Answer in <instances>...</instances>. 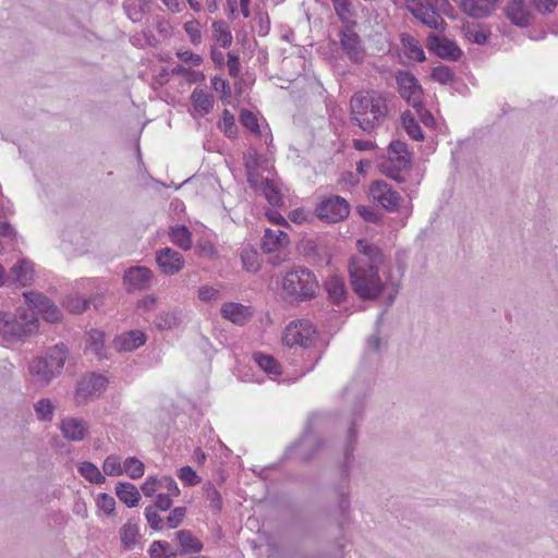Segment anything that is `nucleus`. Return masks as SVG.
<instances>
[{
  "mask_svg": "<svg viewBox=\"0 0 558 558\" xmlns=\"http://www.w3.org/2000/svg\"><path fill=\"white\" fill-rule=\"evenodd\" d=\"M102 470L106 475L109 476H120L123 474V464L121 463V459L119 456L110 454L108 456L102 464Z\"/></svg>",
  "mask_w": 558,
  "mask_h": 558,
  "instance_id": "nucleus-44",
  "label": "nucleus"
},
{
  "mask_svg": "<svg viewBox=\"0 0 558 558\" xmlns=\"http://www.w3.org/2000/svg\"><path fill=\"white\" fill-rule=\"evenodd\" d=\"M179 324L180 316L175 311L160 312L154 320L155 327L159 330H169L177 327Z\"/></svg>",
  "mask_w": 558,
  "mask_h": 558,
  "instance_id": "nucleus-38",
  "label": "nucleus"
},
{
  "mask_svg": "<svg viewBox=\"0 0 558 558\" xmlns=\"http://www.w3.org/2000/svg\"><path fill=\"white\" fill-rule=\"evenodd\" d=\"M64 306L71 313L81 314L88 308V301L78 296H69L64 302Z\"/></svg>",
  "mask_w": 558,
  "mask_h": 558,
  "instance_id": "nucleus-51",
  "label": "nucleus"
},
{
  "mask_svg": "<svg viewBox=\"0 0 558 558\" xmlns=\"http://www.w3.org/2000/svg\"><path fill=\"white\" fill-rule=\"evenodd\" d=\"M38 315L48 323H57L62 318L61 310L51 300L39 311Z\"/></svg>",
  "mask_w": 558,
  "mask_h": 558,
  "instance_id": "nucleus-48",
  "label": "nucleus"
},
{
  "mask_svg": "<svg viewBox=\"0 0 558 558\" xmlns=\"http://www.w3.org/2000/svg\"><path fill=\"white\" fill-rule=\"evenodd\" d=\"M146 335L142 330H130L116 337L113 347L118 352H132L146 342Z\"/></svg>",
  "mask_w": 558,
  "mask_h": 558,
  "instance_id": "nucleus-20",
  "label": "nucleus"
},
{
  "mask_svg": "<svg viewBox=\"0 0 558 558\" xmlns=\"http://www.w3.org/2000/svg\"><path fill=\"white\" fill-rule=\"evenodd\" d=\"M420 118V120L426 125L432 126L435 124L433 114L423 106V101L418 106L413 107Z\"/></svg>",
  "mask_w": 558,
  "mask_h": 558,
  "instance_id": "nucleus-61",
  "label": "nucleus"
},
{
  "mask_svg": "<svg viewBox=\"0 0 558 558\" xmlns=\"http://www.w3.org/2000/svg\"><path fill=\"white\" fill-rule=\"evenodd\" d=\"M398 92L408 105L416 107L423 100V89L416 77L408 71H399L396 74Z\"/></svg>",
  "mask_w": 558,
  "mask_h": 558,
  "instance_id": "nucleus-11",
  "label": "nucleus"
},
{
  "mask_svg": "<svg viewBox=\"0 0 558 558\" xmlns=\"http://www.w3.org/2000/svg\"><path fill=\"white\" fill-rule=\"evenodd\" d=\"M23 296L29 306L27 311L34 312L36 316L39 314V311L44 308V306L49 302V299L46 295L37 291L24 292Z\"/></svg>",
  "mask_w": 558,
  "mask_h": 558,
  "instance_id": "nucleus-40",
  "label": "nucleus"
},
{
  "mask_svg": "<svg viewBox=\"0 0 558 558\" xmlns=\"http://www.w3.org/2000/svg\"><path fill=\"white\" fill-rule=\"evenodd\" d=\"M220 313L223 318L239 326L245 325L253 316V311L250 306L234 302L225 303L221 306Z\"/></svg>",
  "mask_w": 558,
  "mask_h": 558,
  "instance_id": "nucleus-22",
  "label": "nucleus"
},
{
  "mask_svg": "<svg viewBox=\"0 0 558 558\" xmlns=\"http://www.w3.org/2000/svg\"><path fill=\"white\" fill-rule=\"evenodd\" d=\"M203 490L206 499L209 501V507L216 511H219L222 506V499L215 485L208 482L203 486Z\"/></svg>",
  "mask_w": 558,
  "mask_h": 558,
  "instance_id": "nucleus-46",
  "label": "nucleus"
},
{
  "mask_svg": "<svg viewBox=\"0 0 558 558\" xmlns=\"http://www.w3.org/2000/svg\"><path fill=\"white\" fill-rule=\"evenodd\" d=\"M155 255L159 270L166 276H174L184 267L183 256L170 247L160 248Z\"/></svg>",
  "mask_w": 558,
  "mask_h": 558,
  "instance_id": "nucleus-14",
  "label": "nucleus"
},
{
  "mask_svg": "<svg viewBox=\"0 0 558 558\" xmlns=\"http://www.w3.org/2000/svg\"><path fill=\"white\" fill-rule=\"evenodd\" d=\"M213 31L216 40L223 47L227 48L232 43V35L228 29V26L222 21H217L213 23Z\"/></svg>",
  "mask_w": 558,
  "mask_h": 558,
  "instance_id": "nucleus-42",
  "label": "nucleus"
},
{
  "mask_svg": "<svg viewBox=\"0 0 558 558\" xmlns=\"http://www.w3.org/2000/svg\"><path fill=\"white\" fill-rule=\"evenodd\" d=\"M240 122L241 124L251 131L252 133L259 135L260 134V128L258 124L257 117L250 110L242 109L240 112Z\"/></svg>",
  "mask_w": 558,
  "mask_h": 558,
  "instance_id": "nucleus-47",
  "label": "nucleus"
},
{
  "mask_svg": "<svg viewBox=\"0 0 558 558\" xmlns=\"http://www.w3.org/2000/svg\"><path fill=\"white\" fill-rule=\"evenodd\" d=\"M105 333L98 329H92L88 332L87 349L93 352L99 360L106 356L105 354Z\"/></svg>",
  "mask_w": 558,
  "mask_h": 558,
  "instance_id": "nucleus-36",
  "label": "nucleus"
},
{
  "mask_svg": "<svg viewBox=\"0 0 558 558\" xmlns=\"http://www.w3.org/2000/svg\"><path fill=\"white\" fill-rule=\"evenodd\" d=\"M335 12L341 21H345L350 14V0H331Z\"/></svg>",
  "mask_w": 558,
  "mask_h": 558,
  "instance_id": "nucleus-59",
  "label": "nucleus"
},
{
  "mask_svg": "<svg viewBox=\"0 0 558 558\" xmlns=\"http://www.w3.org/2000/svg\"><path fill=\"white\" fill-rule=\"evenodd\" d=\"M315 333V329L310 322H292L287 326L282 341L288 347L307 348L313 343Z\"/></svg>",
  "mask_w": 558,
  "mask_h": 558,
  "instance_id": "nucleus-9",
  "label": "nucleus"
},
{
  "mask_svg": "<svg viewBox=\"0 0 558 558\" xmlns=\"http://www.w3.org/2000/svg\"><path fill=\"white\" fill-rule=\"evenodd\" d=\"M507 16L514 25L526 26L530 21V13L524 0H513L507 8Z\"/></svg>",
  "mask_w": 558,
  "mask_h": 558,
  "instance_id": "nucleus-25",
  "label": "nucleus"
},
{
  "mask_svg": "<svg viewBox=\"0 0 558 558\" xmlns=\"http://www.w3.org/2000/svg\"><path fill=\"white\" fill-rule=\"evenodd\" d=\"M184 31L189 35L193 45L201 44L202 34L199 29V23L196 20L189 21L184 24Z\"/></svg>",
  "mask_w": 558,
  "mask_h": 558,
  "instance_id": "nucleus-55",
  "label": "nucleus"
},
{
  "mask_svg": "<svg viewBox=\"0 0 558 558\" xmlns=\"http://www.w3.org/2000/svg\"><path fill=\"white\" fill-rule=\"evenodd\" d=\"M142 492L145 496L151 497L156 494L157 490H159L158 487V478L156 477H148L145 483L142 485Z\"/></svg>",
  "mask_w": 558,
  "mask_h": 558,
  "instance_id": "nucleus-64",
  "label": "nucleus"
},
{
  "mask_svg": "<svg viewBox=\"0 0 558 558\" xmlns=\"http://www.w3.org/2000/svg\"><path fill=\"white\" fill-rule=\"evenodd\" d=\"M325 287L329 299L333 303L340 304L342 301L345 300L347 289L342 278H339L337 276L329 277L325 283Z\"/></svg>",
  "mask_w": 558,
  "mask_h": 558,
  "instance_id": "nucleus-29",
  "label": "nucleus"
},
{
  "mask_svg": "<svg viewBox=\"0 0 558 558\" xmlns=\"http://www.w3.org/2000/svg\"><path fill=\"white\" fill-rule=\"evenodd\" d=\"M155 279V274L146 266H131L123 274V284L128 292L149 290Z\"/></svg>",
  "mask_w": 558,
  "mask_h": 558,
  "instance_id": "nucleus-10",
  "label": "nucleus"
},
{
  "mask_svg": "<svg viewBox=\"0 0 558 558\" xmlns=\"http://www.w3.org/2000/svg\"><path fill=\"white\" fill-rule=\"evenodd\" d=\"M116 495L128 507L137 506L141 499V494L135 485L129 482H119L116 487Z\"/></svg>",
  "mask_w": 558,
  "mask_h": 558,
  "instance_id": "nucleus-27",
  "label": "nucleus"
},
{
  "mask_svg": "<svg viewBox=\"0 0 558 558\" xmlns=\"http://www.w3.org/2000/svg\"><path fill=\"white\" fill-rule=\"evenodd\" d=\"M177 539L180 545V555L196 554L203 549V543L189 530L179 531L177 533Z\"/></svg>",
  "mask_w": 558,
  "mask_h": 558,
  "instance_id": "nucleus-24",
  "label": "nucleus"
},
{
  "mask_svg": "<svg viewBox=\"0 0 558 558\" xmlns=\"http://www.w3.org/2000/svg\"><path fill=\"white\" fill-rule=\"evenodd\" d=\"M169 236L173 244L187 251L192 247V234L183 225H177L170 228Z\"/></svg>",
  "mask_w": 558,
  "mask_h": 558,
  "instance_id": "nucleus-31",
  "label": "nucleus"
},
{
  "mask_svg": "<svg viewBox=\"0 0 558 558\" xmlns=\"http://www.w3.org/2000/svg\"><path fill=\"white\" fill-rule=\"evenodd\" d=\"M96 505L100 510H102L107 514H112L116 509L114 498L107 493H101L98 495Z\"/></svg>",
  "mask_w": 558,
  "mask_h": 558,
  "instance_id": "nucleus-52",
  "label": "nucleus"
},
{
  "mask_svg": "<svg viewBox=\"0 0 558 558\" xmlns=\"http://www.w3.org/2000/svg\"><path fill=\"white\" fill-rule=\"evenodd\" d=\"M432 78L440 84H448L453 81L454 73L447 65H438L432 70Z\"/></svg>",
  "mask_w": 558,
  "mask_h": 558,
  "instance_id": "nucleus-50",
  "label": "nucleus"
},
{
  "mask_svg": "<svg viewBox=\"0 0 558 558\" xmlns=\"http://www.w3.org/2000/svg\"><path fill=\"white\" fill-rule=\"evenodd\" d=\"M191 101L195 110L202 114L209 113L214 106L213 97L205 93L203 89L197 88L193 90L191 95Z\"/></svg>",
  "mask_w": 558,
  "mask_h": 558,
  "instance_id": "nucleus-34",
  "label": "nucleus"
},
{
  "mask_svg": "<svg viewBox=\"0 0 558 558\" xmlns=\"http://www.w3.org/2000/svg\"><path fill=\"white\" fill-rule=\"evenodd\" d=\"M316 416L308 418V425L313 424ZM322 448V441L313 434L311 427L307 426L298 442L290 449L294 450L299 458L303 461H310Z\"/></svg>",
  "mask_w": 558,
  "mask_h": 558,
  "instance_id": "nucleus-12",
  "label": "nucleus"
},
{
  "mask_svg": "<svg viewBox=\"0 0 558 558\" xmlns=\"http://www.w3.org/2000/svg\"><path fill=\"white\" fill-rule=\"evenodd\" d=\"M219 128L228 137H233L236 134L234 117L227 109L222 112L221 120L219 121Z\"/></svg>",
  "mask_w": 558,
  "mask_h": 558,
  "instance_id": "nucleus-49",
  "label": "nucleus"
},
{
  "mask_svg": "<svg viewBox=\"0 0 558 558\" xmlns=\"http://www.w3.org/2000/svg\"><path fill=\"white\" fill-rule=\"evenodd\" d=\"M68 354L69 350L66 345L63 343H58L54 347L50 348L47 354L43 357L49 363L51 368H53L57 373L60 374L64 366Z\"/></svg>",
  "mask_w": 558,
  "mask_h": 558,
  "instance_id": "nucleus-28",
  "label": "nucleus"
},
{
  "mask_svg": "<svg viewBox=\"0 0 558 558\" xmlns=\"http://www.w3.org/2000/svg\"><path fill=\"white\" fill-rule=\"evenodd\" d=\"M179 478L189 486H194L199 483L201 478L196 472L189 465L179 470Z\"/></svg>",
  "mask_w": 558,
  "mask_h": 558,
  "instance_id": "nucleus-57",
  "label": "nucleus"
},
{
  "mask_svg": "<svg viewBox=\"0 0 558 558\" xmlns=\"http://www.w3.org/2000/svg\"><path fill=\"white\" fill-rule=\"evenodd\" d=\"M35 270L34 265L26 258L19 259L9 271V286L19 284L28 287L34 282Z\"/></svg>",
  "mask_w": 558,
  "mask_h": 558,
  "instance_id": "nucleus-17",
  "label": "nucleus"
},
{
  "mask_svg": "<svg viewBox=\"0 0 558 558\" xmlns=\"http://www.w3.org/2000/svg\"><path fill=\"white\" fill-rule=\"evenodd\" d=\"M39 322L32 311H17L16 314L0 311V344H9L35 333Z\"/></svg>",
  "mask_w": 558,
  "mask_h": 558,
  "instance_id": "nucleus-5",
  "label": "nucleus"
},
{
  "mask_svg": "<svg viewBox=\"0 0 558 558\" xmlns=\"http://www.w3.org/2000/svg\"><path fill=\"white\" fill-rule=\"evenodd\" d=\"M350 114L355 125L371 133L388 118L387 96L374 89L355 93L350 99Z\"/></svg>",
  "mask_w": 558,
  "mask_h": 558,
  "instance_id": "nucleus-3",
  "label": "nucleus"
},
{
  "mask_svg": "<svg viewBox=\"0 0 558 558\" xmlns=\"http://www.w3.org/2000/svg\"><path fill=\"white\" fill-rule=\"evenodd\" d=\"M426 46L429 51L434 52L441 59L457 61L462 56L461 49L454 41L448 38H440L434 33H429L426 38Z\"/></svg>",
  "mask_w": 558,
  "mask_h": 558,
  "instance_id": "nucleus-13",
  "label": "nucleus"
},
{
  "mask_svg": "<svg viewBox=\"0 0 558 558\" xmlns=\"http://www.w3.org/2000/svg\"><path fill=\"white\" fill-rule=\"evenodd\" d=\"M401 121L405 132L411 138L415 141H422L424 138V134L421 126L418 125L417 121L411 113H403L401 117Z\"/></svg>",
  "mask_w": 558,
  "mask_h": 558,
  "instance_id": "nucleus-41",
  "label": "nucleus"
},
{
  "mask_svg": "<svg viewBox=\"0 0 558 558\" xmlns=\"http://www.w3.org/2000/svg\"><path fill=\"white\" fill-rule=\"evenodd\" d=\"M340 43L342 49L345 51L348 58L354 63H362L364 60L365 51L362 47L361 39L354 32H342L340 35Z\"/></svg>",
  "mask_w": 558,
  "mask_h": 558,
  "instance_id": "nucleus-18",
  "label": "nucleus"
},
{
  "mask_svg": "<svg viewBox=\"0 0 558 558\" xmlns=\"http://www.w3.org/2000/svg\"><path fill=\"white\" fill-rule=\"evenodd\" d=\"M410 165L411 158L407 144L397 140L389 144L388 158L379 165V168L389 179L403 183L405 182V177L402 172L408 170Z\"/></svg>",
  "mask_w": 558,
  "mask_h": 558,
  "instance_id": "nucleus-6",
  "label": "nucleus"
},
{
  "mask_svg": "<svg viewBox=\"0 0 558 558\" xmlns=\"http://www.w3.org/2000/svg\"><path fill=\"white\" fill-rule=\"evenodd\" d=\"M371 195L389 211H395L399 208L401 199L400 194L385 181L374 182L371 186Z\"/></svg>",
  "mask_w": 558,
  "mask_h": 558,
  "instance_id": "nucleus-15",
  "label": "nucleus"
},
{
  "mask_svg": "<svg viewBox=\"0 0 558 558\" xmlns=\"http://www.w3.org/2000/svg\"><path fill=\"white\" fill-rule=\"evenodd\" d=\"M343 398L350 403L349 414L345 418L348 424L347 444L344 448V459L341 465L344 483L336 486L333 489L336 496L333 512L339 520L340 526L348 521L351 508L348 482L349 466L353 461L354 445L356 442L354 425L363 417L365 393L362 391L359 384H351L343 390Z\"/></svg>",
  "mask_w": 558,
  "mask_h": 558,
  "instance_id": "nucleus-2",
  "label": "nucleus"
},
{
  "mask_svg": "<svg viewBox=\"0 0 558 558\" xmlns=\"http://www.w3.org/2000/svg\"><path fill=\"white\" fill-rule=\"evenodd\" d=\"M359 255L349 263V276L353 291L360 299L375 300L385 289L379 271L386 268V256L375 244L357 240Z\"/></svg>",
  "mask_w": 558,
  "mask_h": 558,
  "instance_id": "nucleus-1",
  "label": "nucleus"
},
{
  "mask_svg": "<svg viewBox=\"0 0 558 558\" xmlns=\"http://www.w3.org/2000/svg\"><path fill=\"white\" fill-rule=\"evenodd\" d=\"M123 473L132 480H137L144 475V464L137 458L129 457L123 462Z\"/></svg>",
  "mask_w": 558,
  "mask_h": 558,
  "instance_id": "nucleus-43",
  "label": "nucleus"
},
{
  "mask_svg": "<svg viewBox=\"0 0 558 558\" xmlns=\"http://www.w3.org/2000/svg\"><path fill=\"white\" fill-rule=\"evenodd\" d=\"M258 192L265 196L267 202L272 207H280L283 205L282 194L280 193L279 187L272 180L268 178H266V180H262L260 189Z\"/></svg>",
  "mask_w": 558,
  "mask_h": 558,
  "instance_id": "nucleus-30",
  "label": "nucleus"
},
{
  "mask_svg": "<svg viewBox=\"0 0 558 558\" xmlns=\"http://www.w3.org/2000/svg\"><path fill=\"white\" fill-rule=\"evenodd\" d=\"M145 517L150 526V529L155 531H160L163 527V520L157 513L154 506H148L145 508Z\"/></svg>",
  "mask_w": 558,
  "mask_h": 558,
  "instance_id": "nucleus-54",
  "label": "nucleus"
},
{
  "mask_svg": "<svg viewBox=\"0 0 558 558\" xmlns=\"http://www.w3.org/2000/svg\"><path fill=\"white\" fill-rule=\"evenodd\" d=\"M185 513H186V508L185 507H177V508H174L170 512L168 518H167V522H168L169 527L170 529L178 527L182 523V521H183V519L185 517Z\"/></svg>",
  "mask_w": 558,
  "mask_h": 558,
  "instance_id": "nucleus-58",
  "label": "nucleus"
},
{
  "mask_svg": "<svg viewBox=\"0 0 558 558\" xmlns=\"http://www.w3.org/2000/svg\"><path fill=\"white\" fill-rule=\"evenodd\" d=\"M153 506L155 507V510L167 511L172 506L171 497H169V495L159 493L157 494L156 500Z\"/></svg>",
  "mask_w": 558,
  "mask_h": 558,
  "instance_id": "nucleus-63",
  "label": "nucleus"
},
{
  "mask_svg": "<svg viewBox=\"0 0 558 558\" xmlns=\"http://www.w3.org/2000/svg\"><path fill=\"white\" fill-rule=\"evenodd\" d=\"M78 473L88 482L93 484H102L106 482L105 475L92 462L84 461L78 464Z\"/></svg>",
  "mask_w": 558,
  "mask_h": 558,
  "instance_id": "nucleus-35",
  "label": "nucleus"
},
{
  "mask_svg": "<svg viewBox=\"0 0 558 558\" xmlns=\"http://www.w3.org/2000/svg\"><path fill=\"white\" fill-rule=\"evenodd\" d=\"M124 9L128 13V16L133 22H138L142 20V11L137 8L136 0H129L128 2H125Z\"/></svg>",
  "mask_w": 558,
  "mask_h": 558,
  "instance_id": "nucleus-62",
  "label": "nucleus"
},
{
  "mask_svg": "<svg viewBox=\"0 0 558 558\" xmlns=\"http://www.w3.org/2000/svg\"><path fill=\"white\" fill-rule=\"evenodd\" d=\"M281 288L284 301L300 304L316 298L319 284L313 271L299 267L286 274Z\"/></svg>",
  "mask_w": 558,
  "mask_h": 558,
  "instance_id": "nucleus-4",
  "label": "nucleus"
},
{
  "mask_svg": "<svg viewBox=\"0 0 558 558\" xmlns=\"http://www.w3.org/2000/svg\"><path fill=\"white\" fill-rule=\"evenodd\" d=\"M158 487L159 489H166V495H169V497H177L180 495L178 484L171 476H163L161 478H158Z\"/></svg>",
  "mask_w": 558,
  "mask_h": 558,
  "instance_id": "nucleus-56",
  "label": "nucleus"
},
{
  "mask_svg": "<svg viewBox=\"0 0 558 558\" xmlns=\"http://www.w3.org/2000/svg\"><path fill=\"white\" fill-rule=\"evenodd\" d=\"M288 243L289 238L284 231L266 229L262 240V247L265 252L270 253L278 251Z\"/></svg>",
  "mask_w": 558,
  "mask_h": 558,
  "instance_id": "nucleus-23",
  "label": "nucleus"
},
{
  "mask_svg": "<svg viewBox=\"0 0 558 558\" xmlns=\"http://www.w3.org/2000/svg\"><path fill=\"white\" fill-rule=\"evenodd\" d=\"M56 407L48 398H41L34 403L36 417L40 422H51L54 415Z\"/></svg>",
  "mask_w": 558,
  "mask_h": 558,
  "instance_id": "nucleus-37",
  "label": "nucleus"
},
{
  "mask_svg": "<svg viewBox=\"0 0 558 558\" xmlns=\"http://www.w3.org/2000/svg\"><path fill=\"white\" fill-rule=\"evenodd\" d=\"M28 372L34 381L40 386H48L59 375L44 357L34 359L28 365Z\"/></svg>",
  "mask_w": 558,
  "mask_h": 558,
  "instance_id": "nucleus-21",
  "label": "nucleus"
},
{
  "mask_svg": "<svg viewBox=\"0 0 558 558\" xmlns=\"http://www.w3.org/2000/svg\"><path fill=\"white\" fill-rule=\"evenodd\" d=\"M404 7L425 26L440 32L445 29V20L430 3H424L421 0H404Z\"/></svg>",
  "mask_w": 558,
  "mask_h": 558,
  "instance_id": "nucleus-7",
  "label": "nucleus"
},
{
  "mask_svg": "<svg viewBox=\"0 0 558 558\" xmlns=\"http://www.w3.org/2000/svg\"><path fill=\"white\" fill-rule=\"evenodd\" d=\"M138 537L140 532L136 523L129 521L120 529L121 544L126 550L132 549L136 545Z\"/></svg>",
  "mask_w": 558,
  "mask_h": 558,
  "instance_id": "nucleus-33",
  "label": "nucleus"
},
{
  "mask_svg": "<svg viewBox=\"0 0 558 558\" xmlns=\"http://www.w3.org/2000/svg\"><path fill=\"white\" fill-rule=\"evenodd\" d=\"M243 267L250 272H257L259 269L258 253L253 248H243L241 252Z\"/></svg>",
  "mask_w": 558,
  "mask_h": 558,
  "instance_id": "nucleus-45",
  "label": "nucleus"
},
{
  "mask_svg": "<svg viewBox=\"0 0 558 558\" xmlns=\"http://www.w3.org/2000/svg\"><path fill=\"white\" fill-rule=\"evenodd\" d=\"M350 214L349 203L341 196H331L322 201L316 207L317 217L329 223L345 219Z\"/></svg>",
  "mask_w": 558,
  "mask_h": 558,
  "instance_id": "nucleus-8",
  "label": "nucleus"
},
{
  "mask_svg": "<svg viewBox=\"0 0 558 558\" xmlns=\"http://www.w3.org/2000/svg\"><path fill=\"white\" fill-rule=\"evenodd\" d=\"M465 36L470 41L477 45H484L488 39V34L474 25L466 27Z\"/></svg>",
  "mask_w": 558,
  "mask_h": 558,
  "instance_id": "nucleus-53",
  "label": "nucleus"
},
{
  "mask_svg": "<svg viewBox=\"0 0 558 558\" xmlns=\"http://www.w3.org/2000/svg\"><path fill=\"white\" fill-rule=\"evenodd\" d=\"M461 9L472 17L483 19L488 16L494 8L487 0H461Z\"/></svg>",
  "mask_w": 558,
  "mask_h": 558,
  "instance_id": "nucleus-26",
  "label": "nucleus"
},
{
  "mask_svg": "<svg viewBox=\"0 0 558 558\" xmlns=\"http://www.w3.org/2000/svg\"><path fill=\"white\" fill-rule=\"evenodd\" d=\"M108 384V379L101 375L92 373L83 377L76 387V398L78 400H86L89 397L100 396Z\"/></svg>",
  "mask_w": 558,
  "mask_h": 558,
  "instance_id": "nucleus-16",
  "label": "nucleus"
},
{
  "mask_svg": "<svg viewBox=\"0 0 558 558\" xmlns=\"http://www.w3.org/2000/svg\"><path fill=\"white\" fill-rule=\"evenodd\" d=\"M157 301L158 299L155 294L145 295L143 299L137 301L136 308L141 314H146L155 307Z\"/></svg>",
  "mask_w": 558,
  "mask_h": 558,
  "instance_id": "nucleus-60",
  "label": "nucleus"
},
{
  "mask_svg": "<svg viewBox=\"0 0 558 558\" xmlns=\"http://www.w3.org/2000/svg\"><path fill=\"white\" fill-rule=\"evenodd\" d=\"M253 359L265 373L269 375H279L281 373L279 363L271 355L257 352L254 353Z\"/></svg>",
  "mask_w": 558,
  "mask_h": 558,
  "instance_id": "nucleus-39",
  "label": "nucleus"
},
{
  "mask_svg": "<svg viewBox=\"0 0 558 558\" xmlns=\"http://www.w3.org/2000/svg\"><path fill=\"white\" fill-rule=\"evenodd\" d=\"M401 43L404 47V53L408 58L417 62L425 60V53L418 40L409 34L401 35Z\"/></svg>",
  "mask_w": 558,
  "mask_h": 558,
  "instance_id": "nucleus-32",
  "label": "nucleus"
},
{
  "mask_svg": "<svg viewBox=\"0 0 558 558\" xmlns=\"http://www.w3.org/2000/svg\"><path fill=\"white\" fill-rule=\"evenodd\" d=\"M88 424L77 417H66L62 420L60 429L63 437L70 441H82L88 434Z\"/></svg>",
  "mask_w": 558,
  "mask_h": 558,
  "instance_id": "nucleus-19",
  "label": "nucleus"
}]
</instances>
